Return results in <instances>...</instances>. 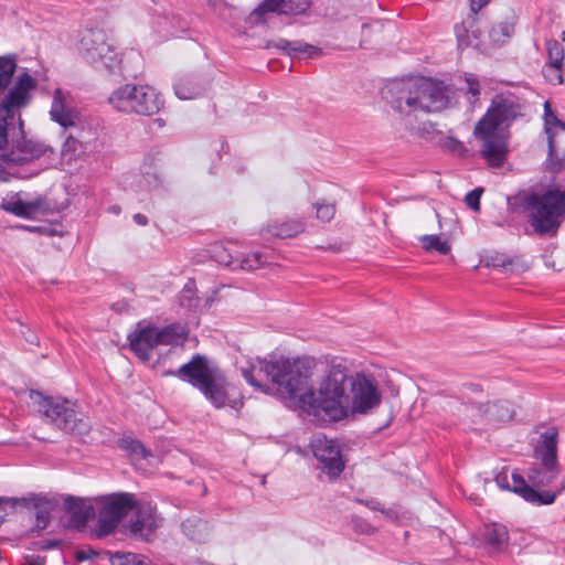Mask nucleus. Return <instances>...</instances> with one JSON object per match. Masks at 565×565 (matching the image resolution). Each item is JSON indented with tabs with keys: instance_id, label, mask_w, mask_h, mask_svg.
Segmentation results:
<instances>
[{
	"instance_id": "nucleus-1",
	"label": "nucleus",
	"mask_w": 565,
	"mask_h": 565,
	"mask_svg": "<svg viewBox=\"0 0 565 565\" xmlns=\"http://www.w3.org/2000/svg\"><path fill=\"white\" fill-rule=\"evenodd\" d=\"M242 376L256 391L270 394L269 380L276 391L298 398L299 407L317 422H340L356 415H367L382 403L376 380L364 373L349 374L342 364L331 365L315 392L309 388L310 373L299 361L286 358L256 359L239 367Z\"/></svg>"
},
{
	"instance_id": "nucleus-2",
	"label": "nucleus",
	"mask_w": 565,
	"mask_h": 565,
	"mask_svg": "<svg viewBox=\"0 0 565 565\" xmlns=\"http://www.w3.org/2000/svg\"><path fill=\"white\" fill-rule=\"evenodd\" d=\"M36 79L29 72H21L11 89L0 99V149L11 143V151L0 157V180L15 175V166L26 163L46 153L52 148L26 139L21 109L32 99Z\"/></svg>"
},
{
	"instance_id": "nucleus-3",
	"label": "nucleus",
	"mask_w": 565,
	"mask_h": 565,
	"mask_svg": "<svg viewBox=\"0 0 565 565\" xmlns=\"http://www.w3.org/2000/svg\"><path fill=\"white\" fill-rule=\"evenodd\" d=\"M452 94L444 82L426 77L394 81L386 89L392 108L405 116L441 111L449 106Z\"/></svg>"
},
{
	"instance_id": "nucleus-4",
	"label": "nucleus",
	"mask_w": 565,
	"mask_h": 565,
	"mask_svg": "<svg viewBox=\"0 0 565 565\" xmlns=\"http://www.w3.org/2000/svg\"><path fill=\"white\" fill-rule=\"evenodd\" d=\"M510 210L525 214L533 233L554 237L565 220V190L554 185L543 192L521 191L508 200Z\"/></svg>"
},
{
	"instance_id": "nucleus-5",
	"label": "nucleus",
	"mask_w": 565,
	"mask_h": 565,
	"mask_svg": "<svg viewBox=\"0 0 565 565\" xmlns=\"http://www.w3.org/2000/svg\"><path fill=\"white\" fill-rule=\"evenodd\" d=\"M29 397L35 411L46 423L78 435L89 430L87 420L75 409L73 402L61 397L45 396L38 391H31Z\"/></svg>"
},
{
	"instance_id": "nucleus-6",
	"label": "nucleus",
	"mask_w": 565,
	"mask_h": 565,
	"mask_svg": "<svg viewBox=\"0 0 565 565\" xmlns=\"http://www.w3.org/2000/svg\"><path fill=\"white\" fill-rule=\"evenodd\" d=\"M107 100L117 111L141 116H152L163 106L156 88L141 84H124L114 89Z\"/></svg>"
},
{
	"instance_id": "nucleus-7",
	"label": "nucleus",
	"mask_w": 565,
	"mask_h": 565,
	"mask_svg": "<svg viewBox=\"0 0 565 565\" xmlns=\"http://www.w3.org/2000/svg\"><path fill=\"white\" fill-rule=\"evenodd\" d=\"M78 50L83 58L98 71L116 74L124 70L121 54L100 29L85 30Z\"/></svg>"
},
{
	"instance_id": "nucleus-8",
	"label": "nucleus",
	"mask_w": 565,
	"mask_h": 565,
	"mask_svg": "<svg viewBox=\"0 0 565 565\" xmlns=\"http://www.w3.org/2000/svg\"><path fill=\"white\" fill-rule=\"evenodd\" d=\"M167 374L188 381L199 388L216 407H222L226 402L223 380L215 370L209 366L207 360L202 355L193 356L190 362L183 364L179 370Z\"/></svg>"
},
{
	"instance_id": "nucleus-9",
	"label": "nucleus",
	"mask_w": 565,
	"mask_h": 565,
	"mask_svg": "<svg viewBox=\"0 0 565 565\" xmlns=\"http://www.w3.org/2000/svg\"><path fill=\"white\" fill-rule=\"evenodd\" d=\"M99 507L98 532L100 535L113 533L120 520L134 510L136 495L129 492H115L96 499Z\"/></svg>"
},
{
	"instance_id": "nucleus-10",
	"label": "nucleus",
	"mask_w": 565,
	"mask_h": 565,
	"mask_svg": "<svg viewBox=\"0 0 565 565\" xmlns=\"http://www.w3.org/2000/svg\"><path fill=\"white\" fill-rule=\"evenodd\" d=\"M524 102L514 94H499L492 98L491 106L478 121L494 129L508 127L513 120L524 115Z\"/></svg>"
},
{
	"instance_id": "nucleus-11",
	"label": "nucleus",
	"mask_w": 565,
	"mask_h": 565,
	"mask_svg": "<svg viewBox=\"0 0 565 565\" xmlns=\"http://www.w3.org/2000/svg\"><path fill=\"white\" fill-rule=\"evenodd\" d=\"M475 136L481 140L480 152L492 168H501L509 153V136L503 129H494L483 124H477Z\"/></svg>"
},
{
	"instance_id": "nucleus-12",
	"label": "nucleus",
	"mask_w": 565,
	"mask_h": 565,
	"mask_svg": "<svg viewBox=\"0 0 565 565\" xmlns=\"http://www.w3.org/2000/svg\"><path fill=\"white\" fill-rule=\"evenodd\" d=\"M535 457L541 461L544 476L540 478L541 471L532 469L530 479L537 484H548L557 476V431L546 430L541 436V441L535 448Z\"/></svg>"
},
{
	"instance_id": "nucleus-13",
	"label": "nucleus",
	"mask_w": 565,
	"mask_h": 565,
	"mask_svg": "<svg viewBox=\"0 0 565 565\" xmlns=\"http://www.w3.org/2000/svg\"><path fill=\"white\" fill-rule=\"evenodd\" d=\"M544 130L547 135L546 169L552 173L565 172V160L559 157V137L565 135V122L559 120L548 102L544 103Z\"/></svg>"
},
{
	"instance_id": "nucleus-14",
	"label": "nucleus",
	"mask_w": 565,
	"mask_h": 565,
	"mask_svg": "<svg viewBox=\"0 0 565 565\" xmlns=\"http://www.w3.org/2000/svg\"><path fill=\"white\" fill-rule=\"evenodd\" d=\"M313 456L321 463V469L331 478L338 477L344 469V460L339 444L323 434H316L310 443Z\"/></svg>"
},
{
	"instance_id": "nucleus-15",
	"label": "nucleus",
	"mask_w": 565,
	"mask_h": 565,
	"mask_svg": "<svg viewBox=\"0 0 565 565\" xmlns=\"http://www.w3.org/2000/svg\"><path fill=\"white\" fill-rule=\"evenodd\" d=\"M495 482L501 489H508L518 493L526 502L533 505L552 504L556 499V494L554 492L539 491L530 487L518 473H511V476H509L508 471H502L497 475Z\"/></svg>"
},
{
	"instance_id": "nucleus-16",
	"label": "nucleus",
	"mask_w": 565,
	"mask_h": 565,
	"mask_svg": "<svg viewBox=\"0 0 565 565\" xmlns=\"http://www.w3.org/2000/svg\"><path fill=\"white\" fill-rule=\"evenodd\" d=\"M51 119L63 128L75 127L79 120L77 110L73 107L72 96L68 92L56 88L53 93L50 109Z\"/></svg>"
},
{
	"instance_id": "nucleus-17",
	"label": "nucleus",
	"mask_w": 565,
	"mask_h": 565,
	"mask_svg": "<svg viewBox=\"0 0 565 565\" xmlns=\"http://www.w3.org/2000/svg\"><path fill=\"white\" fill-rule=\"evenodd\" d=\"M130 350L141 360L149 361L152 351L159 344L157 327H145L135 330L128 335Z\"/></svg>"
},
{
	"instance_id": "nucleus-18",
	"label": "nucleus",
	"mask_w": 565,
	"mask_h": 565,
	"mask_svg": "<svg viewBox=\"0 0 565 565\" xmlns=\"http://www.w3.org/2000/svg\"><path fill=\"white\" fill-rule=\"evenodd\" d=\"M131 512H135L136 515V520L130 526L134 533L152 532L160 526L161 520L157 515L156 507L150 501L136 498V505Z\"/></svg>"
},
{
	"instance_id": "nucleus-19",
	"label": "nucleus",
	"mask_w": 565,
	"mask_h": 565,
	"mask_svg": "<svg viewBox=\"0 0 565 565\" xmlns=\"http://www.w3.org/2000/svg\"><path fill=\"white\" fill-rule=\"evenodd\" d=\"M310 6V0H264L255 10L254 14L260 18L267 12L278 14H301Z\"/></svg>"
},
{
	"instance_id": "nucleus-20",
	"label": "nucleus",
	"mask_w": 565,
	"mask_h": 565,
	"mask_svg": "<svg viewBox=\"0 0 565 565\" xmlns=\"http://www.w3.org/2000/svg\"><path fill=\"white\" fill-rule=\"evenodd\" d=\"M266 46L267 49H276L290 57H297L299 55L316 57L322 54V50L320 47L299 40L288 41L286 39H278L269 41Z\"/></svg>"
},
{
	"instance_id": "nucleus-21",
	"label": "nucleus",
	"mask_w": 565,
	"mask_h": 565,
	"mask_svg": "<svg viewBox=\"0 0 565 565\" xmlns=\"http://www.w3.org/2000/svg\"><path fill=\"white\" fill-rule=\"evenodd\" d=\"M42 204V199L26 201L21 193H17L4 199L1 207L20 217H32L40 212Z\"/></svg>"
},
{
	"instance_id": "nucleus-22",
	"label": "nucleus",
	"mask_w": 565,
	"mask_h": 565,
	"mask_svg": "<svg viewBox=\"0 0 565 565\" xmlns=\"http://www.w3.org/2000/svg\"><path fill=\"white\" fill-rule=\"evenodd\" d=\"M481 416L490 424L499 425L511 420L514 409L510 402L498 401L480 406Z\"/></svg>"
},
{
	"instance_id": "nucleus-23",
	"label": "nucleus",
	"mask_w": 565,
	"mask_h": 565,
	"mask_svg": "<svg viewBox=\"0 0 565 565\" xmlns=\"http://www.w3.org/2000/svg\"><path fill=\"white\" fill-rule=\"evenodd\" d=\"M217 262L231 266L233 268H242L245 270H256L268 263L267 257L260 252H253L244 257L231 254L223 256L216 255Z\"/></svg>"
},
{
	"instance_id": "nucleus-24",
	"label": "nucleus",
	"mask_w": 565,
	"mask_h": 565,
	"mask_svg": "<svg viewBox=\"0 0 565 565\" xmlns=\"http://www.w3.org/2000/svg\"><path fill=\"white\" fill-rule=\"evenodd\" d=\"M482 539L490 552H502L509 543L508 529L499 523L488 524L482 532Z\"/></svg>"
},
{
	"instance_id": "nucleus-25",
	"label": "nucleus",
	"mask_w": 565,
	"mask_h": 565,
	"mask_svg": "<svg viewBox=\"0 0 565 565\" xmlns=\"http://www.w3.org/2000/svg\"><path fill=\"white\" fill-rule=\"evenodd\" d=\"M18 67L14 54L0 55V99L11 89L13 75Z\"/></svg>"
},
{
	"instance_id": "nucleus-26",
	"label": "nucleus",
	"mask_w": 565,
	"mask_h": 565,
	"mask_svg": "<svg viewBox=\"0 0 565 565\" xmlns=\"http://www.w3.org/2000/svg\"><path fill=\"white\" fill-rule=\"evenodd\" d=\"M305 231V223L300 220H290L281 223L270 224L266 233L277 238H291Z\"/></svg>"
},
{
	"instance_id": "nucleus-27",
	"label": "nucleus",
	"mask_w": 565,
	"mask_h": 565,
	"mask_svg": "<svg viewBox=\"0 0 565 565\" xmlns=\"http://www.w3.org/2000/svg\"><path fill=\"white\" fill-rule=\"evenodd\" d=\"M18 503H21L25 507H33L38 509L36 519H38V526L44 527L47 521L49 510L52 508L53 503L52 501L41 494H31L29 497H24L21 499H18Z\"/></svg>"
},
{
	"instance_id": "nucleus-28",
	"label": "nucleus",
	"mask_w": 565,
	"mask_h": 565,
	"mask_svg": "<svg viewBox=\"0 0 565 565\" xmlns=\"http://www.w3.org/2000/svg\"><path fill=\"white\" fill-rule=\"evenodd\" d=\"M65 508L77 524H85L93 515V508L83 499L67 497L65 499Z\"/></svg>"
},
{
	"instance_id": "nucleus-29",
	"label": "nucleus",
	"mask_w": 565,
	"mask_h": 565,
	"mask_svg": "<svg viewBox=\"0 0 565 565\" xmlns=\"http://www.w3.org/2000/svg\"><path fill=\"white\" fill-rule=\"evenodd\" d=\"M157 333L160 345H181L186 340V331L179 324L157 328Z\"/></svg>"
},
{
	"instance_id": "nucleus-30",
	"label": "nucleus",
	"mask_w": 565,
	"mask_h": 565,
	"mask_svg": "<svg viewBox=\"0 0 565 565\" xmlns=\"http://www.w3.org/2000/svg\"><path fill=\"white\" fill-rule=\"evenodd\" d=\"M182 530L190 540L196 542H204L210 534L207 522L198 518L186 519L182 523Z\"/></svg>"
},
{
	"instance_id": "nucleus-31",
	"label": "nucleus",
	"mask_w": 565,
	"mask_h": 565,
	"mask_svg": "<svg viewBox=\"0 0 565 565\" xmlns=\"http://www.w3.org/2000/svg\"><path fill=\"white\" fill-rule=\"evenodd\" d=\"M174 92L180 99H192L201 95L202 89L191 76H182L174 84Z\"/></svg>"
},
{
	"instance_id": "nucleus-32",
	"label": "nucleus",
	"mask_w": 565,
	"mask_h": 565,
	"mask_svg": "<svg viewBox=\"0 0 565 565\" xmlns=\"http://www.w3.org/2000/svg\"><path fill=\"white\" fill-rule=\"evenodd\" d=\"M476 18L470 17L467 21H463L461 24H457L455 26V33L458 41V46L460 49L469 46L471 44L469 32L475 39L479 38L478 30L475 29Z\"/></svg>"
},
{
	"instance_id": "nucleus-33",
	"label": "nucleus",
	"mask_w": 565,
	"mask_h": 565,
	"mask_svg": "<svg viewBox=\"0 0 565 565\" xmlns=\"http://www.w3.org/2000/svg\"><path fill=\"white\" fill-rule=\"evenodd\" d=\"M86 138L84 140L67 136L62 146V156L68 161L76 160L86 152Z\"/></svg>"
},
{
	"instance_id": "nucleus-34",
	"label": "nucleus",
	"mask_w": 565,
	"mask_h": 565,
	"mask_svg": "<svg viewBox=\"0 0 565 565\" xmlns=\"http://www.w3.org/2000/svg\"><path fill=\"white\" fill-rule=\"evenodd\" d=\"M419 241L427 252L436 250L441 255H447L450 252L449 243L443 241L438 235H423Z\"/></svg>"
},
{
	"instance_id": "nucleus-35",
	"label": "nucleus",
	"mask_w": 565,
	"mask_h": 565,
	"mask_svg": "<svg viewBox=\"0 0 565 565\" xmlns=\"http://www.w3.org/2000/svg\"><path fill=\"white\" fill-rule=\"evenodd\" d=\"M514 33V24L512 22H501L494 25L490 31V38L494 43H504Z\"/></svg>"
},
{
	"instance_id": "nucleus-36",
	"label": "nucleus",
	"mask_w": 565,
	"mask_h": 565,
	"mask_svg": "<svg viewBox=\"0 0 565 565\" xmlns=\"http://www.w3.org/2000/svg\"><path fill=\"white\" fill-rule=\"evenodd\" d=\"M548 63L546 65L563 66L564 49L556 40L546 42Z\"/></svg>"
},
{
	"instance_id": "nucleus-37",
	"label": "nucleus",
	"mask_w": 565,
	"mask_h": 565,
	"mask_svg": "<svg viewBox=\"0 0 565 565\" xmlns=\"http://www.w3.org/2000/svg\"><path fill=\"white\" fill-rule=\"evenodd\" d=\"M115 565H154L149 558L135 553L116 554Z\"/></svg>"
},
{
	"instance_id": "nucleus-38",
	"label": "nucleus",
	"mask_w": 565,
	"mask_h": 565,
	"mask_svg": "<svg viewBox=\"0 0 565 565\" xmlns=\"http://www.w3.org/2000/svg\"><path fill=\"white\" fill-rule=\"evenodd\" d=\"M183 21L179 15H164L158 19V32L162 35H174L177 33L175 23Z\"/></svg>"
},
{
	"instance_id": "nucleus-39",
	"label": "nucleus",
	"mask_w": 565,
	"mask_h": 565,
	"mask_svg": "<svg viewBox=\"0 0 565 565\" xmlns=\"http://www.w3.org/2000/svg\"><path fill=\"white\" fill-rule=\"evenodd\" d=\"M66 129H71L70 137H75L76 139L84 140L86 138V147L90 145L96 136L95 132L90 129V127H85L81 124V119L76 122L75 127H67Z\"/></svg>"
},
{
	"instance_id": "nucleus-40",
	"label": "nucleus",
	"mask_w": 565,
	"mask_h": 565,
	"mask_svg": "<svg viewBox=\"0 0 565 565\" xmlns=\"http://www.w3.org/2000/svg\"><path fill=\"white\" fill-rule=\"evenodd\" d=\"M119 446L120 448L129 451L130 454L138 455L141 457L147 456V450L143 447V445L139 440L134 439L131 437L121 438L119 440Z\"/></svg>"
},
{
	"instance_id": "nucleus-41",
	"label": "nucleus",
	"mask_w": 565,
	"mask_h": 565,
	"mask_svg": "<svg viewBox=\"0 0 565 565\" xmlns=\"http://www.w3.org/2000/svg\"><path fill=\"white\" fill-rule=\"evenodd\" d=\"M316 216L322 222H329L335 214V206L331 203L317 202L315 204Z\"/></svg>"
},
{
	"instance_id": "nucleus-42",
	"label": "nucleus",
	"mask_w": 565,
	"mask_h": 565,
	"mask_svg": "<svg viewBox=\"0 0 565 565\" xmlns=\"http://www.w3.org/2000/svg\"><path fill=\"white\" fill-rule=\"evenodd\" d=\"M482 193V188H476L466 194L465 202L475 212L480 211V199Z\"/></svg>"
},
{
	"instance_id": "nucleus-43",
	"label": "nucleus",
	"mask_w": 565,
	"mask_h": 565,
	"mask_svg": "<svg viewBox=\"0 0 565 565\" xmlns=\"http://www.w3.org/2000/svg\"><path fill=\"white\" fill-rule=\"evenodd\" d=\"M562 67L555 65H545L543 68L544 76L552 84H561L563 82Z\"/></svg>"
},
{
	"instance_id": "nucleus-44",
	"label": "nucleus",
	"mask_w": 565,
	"mask_h": 565,
	"mask_svg": "<svg viewBox=\"0 0 565 565\" xmlns=\"http://www.w3.org/2000/svg\"><path fill=\"white\" fill-rule=\"evenodd\" d=\"M466 84H467V93L471 95L473 98L471 103H475L478 100L480 95V84L479 81L473 75H468L466 77Z\"/></svg>"
},
{
	"instance_id": "nucleus-45",
	"label": "nucleus",
	"mask_w": 565,
	"mask_h": 565,
	"mask_svg": "<svg viewBox=\"0 0 565 565\" xmlns=\"http://www.w3.org/2000/svg\"><path fill=\"white\" fill-rule=\"evenodd\" d=\"M45 557L41 555H29L24 558V563L22 565H44Z\"/></svg>"
},
{
	"instance_id": "nucleus-46",
	"label": "nucleus",
	"mask_w": 565,
	"mask_h": 565,
	"mask_svg": "<svg viewBox=\"0 0 565 565\" xmlns=\"http://www.w3.org/2000/svg\"><path fill=\"white\" fill-rule=\"evenodd\" d=\"M490 0H470V10L475 17Z\"/></svg>"
},
{
	"instance_id": "nucleus-47",
	"label": "nucleus",
	"mask_w": 565,
	"mask_h": 565,
	"mask_svg": "<svg viewBox=\"0 0 565 565\" xmlns=\"http://www.w3.org/2000/svg\"><path fill=\"white\" fill-rule=\"evenodd\" d=\"M358 502L369 507L372 510L381 511L384 513V510L382 509L381 503L374 499H370V500H360L359 499Z\"/></svg>"
},
{
	"instance_id": "nucleus-48",
	"label": "nucleus",
	"mask_w": 565,
	"mask_h": 565,
	"mask_svg": "<svg viewBox=\"0 0 565 565\" xmlns=\"http://www.w3.org/2000/svg\"><path fill=\"white\" fill-rule=\"evenodd\" d=\"M96 555V552L89 550V551H78L77 552V559L78 561H86L90 559L93 556Z\"/></svg>"
},
{
	"instance_id": "nucleus-49",
	"label": "nucleus",
	"mask_w": 565,
	"mask_h": 565,
	"mask_svg": "<svg viewBox=\"0 0 565 565\" xmlns=\"http://www.w3.org/2000/svg\"><path fill=\"white\" fill-rule=\"evenodd\" d=\"M134 221L141 226H145L148 224V218L146 215L137 213L134 215Z\"/></svg>"
},
{
	"instance_id": "nucleus-50",
	"label": "nucleus",
	"mask_w": 565,
	"mask_h": 565,
	"mask_svg": "<svg viewBox=\"0 0 565 565\" xmlns=\"http://www.w3.org/2000/svg\"><path fill=\"white\" fill-rule=\"evenodd\" d=\"M193 292V289L190 285H186L183 290H182V294H181V298H188L190 299L191 295Z\"/></svg>"
},
{
	"instance_id": "nucleus-51",
	"label": "nucleus",
	"mask_w": 565,
	"mask_h": 565,
	"mask_svg": "<svg viewBox=\"0 0 565 565\" xmlns=\"http://www.w3.org/2000/svg\"><path fill=\"white\" fill-rule=\"evenodd\" d=\"M9 503L11 507H15V504L18 503V499L17 498H2L0 497V504L1 503Z\"/></svg>"
},
{
	"instance_id": "nucleus-52",
	"label": "nucleus",
	"mask_w": 565,
	"mask_h": 565,
	"mask_svg": "<svg viewBox=\"0 0 565 565\" xmlns=\"http://www.w3.org/2000/svg\"><path fill=\"white\" fill-rule=\"evenodd\" d=\"M152 181L148 180L147 179V182L149 183V186L153 185V186H157L158 185V179L156 175L151 177Z\"/></svg>"
},
{
	"instance_id": "nucleus-53",
	"label": "nucleus",
	"mask_w": 565,
	"mask_h": 565,
	"mask_svg": "<svg viewBox=\"0 0 565 565\" xmlns=\"http://www.w3.org/2000/svg\"><path fill=\"white\" fill-rule=\"evenodd\" d=\"M564 488H565V484H564Z\"/></svg>"
}]
</instances>
